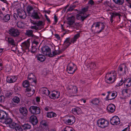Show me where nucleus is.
<instances>
[{"label":"nucleus","instance_id":"nucleus-55","mask_svg":"<svg viewBox=\"0 0 131 131\" xmlns=\"http://www.w3.org/2000/svg\"><path fill=\"white\" fill-rule=\"evenodd\" d=\"M128 89H124L122 91V94L123 96H124V94L126 93V94H127L128 93Z\"/></svg>","mask_w":131,"mask_h":131},{"label":"nucleus","instance_id":"nucleus-37","mask_svg":"<svg viewBox=\"0 0 131 131\" xmlns=\"http://www.w3.org/2000/svg\"><path fill=\"white\" fill-rule=\"evenodd\" d=\"M10 15L7 14L4 16L3 20L5 22H7L10 19Z\"/></svg>","mask_w":131,"mask_h":131},{"label":"nucleus","instance_id":"nucleus-64","mask_svg":"<svg viewBox=\"0 0 131 131\" xmlns=\"http://www.w3.org/2000/svg\"><path fill=\"white\" fill-rule=\"evenodd\" d=\"M31 89L30 87H28L26 89V90L27 92L31 91Z\"/></svg>","mask_w":131,"mask_h":131},{"label":"nucleus","instance_id":"nucleus-29","mask_svg":"<svg viewBox=\"0 0 131 131\" xmlns=\"http://www.w3.org/2000/svg\"><path fill=\"white\" fill-rule=\"evenodd\" d=\"M36 58L38 60L41 62L44 61L45 59V57L44 55L40 54L37 55Z\"/></svg>","mask_w":131,"mask_h":131},{"label":"nucleus","instance_id":"nucleus-63","mask_svg":"<svg viewBox=\"0 0 131 131\" xmlns=\"http://www.w3.org/2000/svg\"><path fill=\"white\" fill-rule=\"evenodd\" d=\"M55 36L56 38L58 40H60V37L57 34H56L55 35Z\"/></svg>","mask_w":131,"mask_h":131},{"label":"nucleus","instance_id":"nucleus-6","mask_svg":"<svg viewBox=\"0 0 131 131\" xmlns=\"http://www.w3.org/2000/svg\"><path fill=\"white\" fill-rule=\"evenodd\" d=\"M8 33L11 36L17 37L19 35L20 32L18 29L14 28H11L8 30Z\"/></svg>","mask_w":131,"mask_h":131},{"label":"nucleus","instance_id":"nucleus-56","mask_svg":"<svg viewBox=\"0 0 131 131\" xmlns=\"http://www.w3.org/2000/svg\"><path fill=\"white\" fill-rule=\"evenodd\" d=\"M36 48L35 46H32L31 51L33 53H34L36 51Z\"/></svg>","mask_w":131,"mask_h":131},{"label":"nucleus","instance_id":"nucleus-57","mask_svg":"<svg viewBox=\"0 0 131 131\" xmlns=\"http://www.w3.org/2000/svg\"><path fill=\"white\" fill-rule=\"evenodd\" d=\"M4 99L5 97L3 95L0 96V102H4Z\"/></svg>","mask_w":131,"mask_h":131},{"label":"nucleus","instance_id":"nucleus-31","mask_svg":"<svg viewBox=\"0 0 131 131\" xmlns=\"http://www.w3.org/2000/svg\"><path fill=\"white\" fill-rule=\"evenodd\" d=\"M21 126L23 129L25 130L30 129L31 128V125L28 123H26L23 125H22Z\"/></svg>","mask_w":131,"mask_h":131},{"label":"nucleus","instance_id":"nucleus-60","mask_svg":"<svg viewBox=\"0 0 131 131\" xmlns=\"http://www.w3.org/2000/svg\"><path fill=\"white\" fill-rule=\"evenodd\" d=\"M88 3L91 5H94V2L92 0H90L89 1Z\"/></svg>","mask_w":131,"mask_h":131},{"label":"nucleus","instance_id":"nucleus-49","mask_svg":"<svg viewBox=\"0 0 131 131\" xmlns=\"http://www.w3.org/2000/svg\"><path fill=\"white\" fill-rule=\"evenodd\" d=\"M33 9V7L31 6H28L27 9V11L28 13H30V12Z\"/></svg>","mask_w":131,"mask_h":131},{"label":"nucleus","instance_id":"nucleus-25","mask_svg":"<svg viewBox=\"0 0 131 131\" xmlns=\"http://www.w3.org/2000/svg\"><path fill=\"white\" fill-rule=\"evenodd\" d=\"M125 87L126 88H128L131 86V78H128L125 79Z\"/></svg>","mask_w":131,"mask_h":131},{"label":"nucleus","instance_id":"nucleus-62","mask_svg":"<svg viewBox=\"0 0 131 131\" xmlns=\"http://www.w3.org/2000/svg\"><path fill=\"white\" fill-rule=\"evenodd\" d=\"M54 21L55 22V23L54 24V25L56 24L57 22L58 21V19L56 15H55L54 16Z\"/></svg>","mask_w":131,"mask_h":131},{"label":"nucleus","instance_id":"nucleus-33","mask_svg":"<svg viewBox=\"0 0 131 131\" xmlns=\"http://www.w3.org/2000/svg\"><path fill=\"white\" fill-rule=\"evenodd\" d=\"M6 39L9 43L12 45H15L14 40L12 38L10 37H8L6 38Z\"/></svg>","mask_w":131,"mask_h":131},{"label":"nucleus","instance_id":"nucleus-35","mask_svg":"<svg viewBox=\"0 0 131 131\" xmlns=\"http://www.w3.org/2000/svg\"><path fill=\"white\" fill-rule=\"evenodd\" d=\"M56 116L55 113L52 112H48L47 114V116L49 118L56 117Z\"/></svg>","mask_w":131,"mask_h":131},{"label":"nucleus","instance_id":"nucleus-7","mask_svg":"<svg viewBox=\"0 0 131 131\" xmlns=\"http://www.w3.org/2000/svg\"><path fill=\"white\" fill-rule=\"evenodd\" d=\"M75 65L73 63H71L69 64L67 67V71L68 73L72 74L75 71L76 69H74Z\"/></svg>","mask_w":131,"mask_h":131},{"label":"nucleus","instance_id":"nucleus-16","mask_svg":"<svg viewBox=\"0 0 131 131\" xmlns=\"http://www.w3.org/2000/svg\"><path fill=\"white\" fill-rule=\"evenodd\" d=\"M59 96L60 93L59 92L54 91L49 96V97L51 99H54L58 98Z\"/></svg>","mask_w":131,"mask_h":131},{"label":"nucleus","instance_id":"nucleus-11","mask_svg":"<svg viewBox=\"0 0 131 131\" xmlns=\"http://www.w3.org/2000/svg\"><path fill=\"white\" fill-rule=\"evenodd\" d=\"M108 95L106 98L108 100H112L114 99L117 95V93L116 92H108Z\"/></svg>","mask_w":131,"mask_h":131},{"label":"nucleus","instance_id":"nucleus-5","mask_svg":"<svg viewBox=\"0 0 131 131\" xmlns=\"http://www.w3.org/2000/svg\"><path fill=\"white\" fill-rule=\"evenodd\" d=\"M29 111L31 114L34 115L38 114L40 112V108L35 106H31L29 108Z\"/></svg>","mask_w":131,"mask_h":131},{"label":"nucleus","instance_id":"nucleus-24","mask_svg":"<svg viewBox=\"0 0 131 131\" xmlns=\"http://www.w3.org/2000/svg\"><path fill=\"white\" fill-rule=\"evenodd\" d=\"M18 15L20 18L24 19L26 18V15L24 11L21 10L18 12Z\"/></svg>","mask_w":131,"mask_h":131},{"label":"nucleus","instance_id":"nucleus-21","mask_svg":"<svg viewBox=\"0 0 131 131\" xmlns=\"http://www.w3.org/2000/svg\"><path fill=\"white\" fill-rule=\"evenodd\" d=\"M40 14V13L34 11L32 13L31 17L34 19H39L40 18V17L39 16Z\"/></svg>","mask_w":131,"mask_h":131},{"label":"nucleus","instance_id":"nucleus-30","mask_svg":"<svg viewBox=\"0 0 131 131\" xmlns=\"http://www.w3.org/2000/svg\"><path fill=\"white\" fill-rule=\"evenodd\" d=\"M72 112L74 114H78L80 113L81 112V109L79 107L73 108L72 110Z\"/></svg>","mask_w":131,"mask_h":131},{"label":"nucleus","instance_id":"nucleus-14","mask_svg":"<svg viewBox=\"0 0 131 131\" xmlns=\"http://www.w3.org/2000/svg\"><path fill=\"white\" fill-rule=\"evenodd\" d=\"M29 121L33 125L36 124L38 122L37 117L34 115L31 116L30 118Z\"/></svg>","mask_w":131,"mask_h":131},{"label":"nucleus","instance_id":"nucleus-61","mask_svg":"<svg viewBox=\"0 0 131 131\" xmlns=\"http://www.w3.org/2000/svg\"><path fill=\"white\" fill-rule=\"evenodd\" d=\"M2 61L0 59V71L2 70L3 67V64L2 63Z\"/></svg>","mask_w":131,"mask_h":131},{"label":"nucleus","instance_id":"nucleus-10","mask_svg":"<svg viewBox=\"0 0 131 131\" xmlns=\"http://www.w3.org/2000/svg\"><path fill=\"white\" fill-rule=\"evenodd\" d=\"M41 52L44 55H47L50 57V49L48 47H44L41 48Z\"/></svg>","mask_w":131,"mask_h":131},{"label":"nucleus","instance_id":"nucleus-47","mask_svg":"<svg viewBox=\"0 0 131 131\" xmlns=\"http://www.w3.org/2000/svg\"><path fill=\"white\" fill-rule=\"evenodd\" d=\"M18 125L16 123H12L11 124H10L9 126L10 127L12 128H15V127H16Z\"/></svg>","mask_w":131,"mask_h":131},{"label":"nucleus","instance_id":"nucleus-8","mask_svg":"<svg viewBox=\"0 0 131 131\" xmlns=\"http://www.w3.org/2000/svg\"><path fill=\"white\" fill-rule=\"evenodd\" d=\"M110 123L112 125H116L120 123V120L119 118L117 116L113 117L110 120Z\"/></svg>","mask_w":131,"mask_h":131},{"label":"nucleus","instance_id":"nucleus-1","mask_svg":"<svg viewBox=\"0 0 131 131\" xmlns=\"http://www.w3.org/2000/svg\"><path fill=\"white\" fill-rule=\"evenodd\" d=\"M116 71H112L108 72L105 77V81L107 83H112L115 81L116 79Z\"/></svg>","mask_w":131,"mask_h":131},{"label":"nucleus","instance_id":"nucleus-40","mask_svg":"<svg viewBox=\"0 0 131 131\" xmlns=\"http://www.w3.org/2000/svg\"><path fill=\"white\" fill-rule=\"evenodd\" d=\"M62 130L63 131H74L72 128L68 126H66Z\"/></svg>","mask_w":131,"mask_h":131},{"label":"nucleus","instance_id":"nucleus-12","mask_svg":"<svg viewBox=\"0 0 131 131\" xmlns=\"http://www.w3.org/2000/svg\"><path fill=\"white\" fill-rule=\"evenodd\" d=\"M20 99L19 97L18 96H15L12 99V104L13 106H16L20 103Z\"/></svg>","mask_w":131,"mask_h":131},{"label":"nucleus","instance_id":"nucleus-42","mask_svg":"<svg viewBox=\"0 0 131 131\" xmlns=\"http://www.w3.org/2000/svg\"><path fill=\"white\" fill-rule=\"evenodd\" d=\"M76 7V5L74 4H72L71 5L67 10V12L72 11Z\"/></svg>","mask_w":131,"mask_h":131},{"label":"nucleus","instance_id":"nucleus-18","mask_svg":"<svg viewBox=\"0 0 131 131\" xmlns=\"http://www.w3.org/2000/svg\"><path fill=\"white\" fill-rule=\"evenodd\" d=\"M115 109V105L112 104H109L107 107V110L109 112L113 113Z\"/></svg>","mask_w":131,"mask_h":131},{"label":"nucleus","instance_id":"nucleus-3","mask_svg":"<svg viewBox=\"0 0 131 131\" xmlns=\"http://www.w3.org/2000/svg\"><path fill=\"white\" fill-rule=\"evenodd\" d=\"M88 7L84 8L82 9V13L78 14L76 16L77 19L83 21L84 20L89 16V15H86L84 13L88 10Z\"/></svg>","mask_w":131,"mask_h":131},{"label":"nucleus","instance_id":"nucleus-44","mask_svg":"<svg viewBox=\"0 0 131 131\" xmlns=\"http://www.w3.org/2000/svg\"><path fill=\"white\" fill-rule=\"evenodd\" d=\"M105 27L104 24L100 22V27L101 28L99 31H97V32L98 33H99L101 32L104 29Z\"/></svg>","mask_w":131,"mask_h":131},{"label":"nucleus","instance_id":"nucleus-48","mask_svg":"<svg viewBox=\"0 0 131 131\" xmlns=\"http://www.w3.org/2000/svg\"><path fill=\"white\" fill-rule=\"evenodd\" d=\"M34 92L35 90L33 89L32 91L28 92L26 94L29 96H31L34 94Z\"/></svg>","mask_w":131,"mask_h":131},{"label":"nucleus","instance_id":"nucleus-45","mask_svg":"<svg viewBox=\"0 0 131 131\" xmlns=\"http://www.w3.org/2000/svg\"><path fill=\"white\" fill-rule=\"evenodd\" d=\"M23 86L24 88L28 87L29 85V82L27 80L24 81L23 83Z\"/></svg>","mask_w":131,"mask_h":131},{"label":"nucleus","instance_id":"nucleus-15","mask_svg":"<svg viewBox=\"0 0 131 131\" xmlns=\"http://www.w3.org/2000/svg\"><path fill=\"white\" fill-rule=\"evenodd\" d=\"M17 78V77L15 76H8L7 77L6 81L8 83H13L15 82Z\"/></svg>","mask_w":131,"mask_h":131},{"label":"nucleus","instance_id":"nucleus-2","mask_svg":"<svg viewBox=\"0 0 131 131\" xmlns=\"http://www.w3.org/2000/svg\"><path fill=\"white\" fill-rule=\"evenodd\" d=\"M80 37V34L78 33L74 35V37L71 39L70 37L67 38L64 42V45L66 47H68L71 43H74Z\"/></svg>","mask_w":131,"mask_h":131},{"label":"nucleus","instance_id":"nucleus-4","mask_svg":"<svg viewBox=\"0 0 131 131\" xmlns=\"http://www.w3.org/2000/svg\"><path fill=\"white\" fill-rule=\"evenodd\" d=\"M97 124L99 127L104 128L108 126L109 123L107 120L103 118H101L97 121Z\"/></svg>","mask_w":131,"mask_h":131},{"label":"nucleus","instance_id":"nucleus-20","mask_svg":"<svg viewBox=\"0 0 131 131\" xmlns=\"http://www.w3.org/2000/svg\"><path fill=\"white\" fill-rule=\"evenodd\" d=\"M77 87L74 86L69 88L68 91L70 94L72 95L73 94L76 93L77 92Z\"/></svg>","mask_w":131,"mask_h":131},{"label":"nucleus","instance_id":"nucleus-28","mask_svg":"<svg viewBox=\"0 0 131 131\" xmlns=\"http://www.w3.org/2000/svg\"><path fill=\"white\" fill-rule=\"evenodd\" d=\"M67 20V24L70 25H71L74 23V17L73 16L69 17L68 18Z\"/></svg>","mask_w":131,"mask_h":131},{"label":"nucleus","instance_id":"nucleus-54","mask_svg":"<svg viewBox=\"0 0 131 131\" xmlns=\"http://www.w3.org/2000/svg\"><path fill=\"white\" fill-rule=\"evenodd\" d=\"M42 21H39L38 23L35 22L34 23H33V24L36 25L38 26H40L42 24Z\"/></svg>","mask_w":131,"mask_h":131},{"label":"nucleus","instance_id":"nucleus-38","mask_svg":"<svg viewBox=\"0 0 131 131\" xmlns=\"http://www.w3.org/2000/svg\"><path fill=\"white\" fill-rule=\"evenodd\" d=\"M35 78V77L32 73L28 75V79L29 80L32 79L34 82L36 83V80H34V79Z\"/></svg>","mask_w":131,"mask_h":131},{"label":"nucleus","instance_id":"nucleus-19","mask_svg":"<svg viewBox=\"0 0 131 131\" xmlns=\"http://www.w3.org/2000/svg\"><path fill=\"white\" fill-rule=\"evenodd\" d=\"M30 42L29 41L27 40L22 43L21 47L23 49L28 50L30 46Z\"/></svg>","mask_w":131,"mask_h":131},{"label":"nucleus","instance_id":"nucleus-17","mask_svg":"<svg viewBox=\"0 0 131 131\" xmlns=\"http://www.w3.org/2000/svg\"><path fill=\"white\" fill-rule=\"evenodd\" d=\"M75 122V117L73 116H71L69 119L66 120L65 122L67 124L70 125L73 124Z\"/></svg>","mask_w":131,"mask_h":131},{"label":"nucleus","instance_id":"nucleus-43","mask_svg":"<svg viewBox=\"0 0 131 131\" xmlns=\"http://www.w3.org/2000/svg\"><path fill=\"white\" fill-rule=\"evenodd\" d=\"M17 24V27L20 28H23L24 26V23L21 21H18Z\"/></svg>","mask_w":131,"mask_h":131},{"label":"nucleus","instance_id":"nucleus-36","mask_svg":"<svg viewBox=\"0 0 131 131\" xmlns=\"http://www.w3.org/2000/svg\"><path fill=\"white\" fill-rule=\"evenodd\" d=\"M95 27L96 30L99 29L100 27V22H95L91 26V29L92 30L93 27Z\"/></svg>","mask_w":131,"mask_h":131},{"label":"nucleus","instance_id":"nucleus-59","mask_svg":"<svg viewBox=\"0 0 131 131\" xmlns=\"http://www.w3.org/2000/svg\"><path fill=\"white\" fill-rule=\"evenodd\" d=\"M30 28L32 29H35L36 30H37L38 29V28L36 26H31L30 27Z\"/></svg>","mask_w":131,"mask_h":131},{"label":"nucleus","instance_id":"nucleus-50","mask_svg":"<svg viewBox=\"0 0 131 131\" xmlns=\"http://www.w3.org/2000/svg\"><path fill=\"white\" fill-rule=\"evenodd\" d=\"M15 129L16 131H23V129L21 126L18 125L15 127Z\"/></svg>","mask_w":131,"mask_h":131},{"label":"nucleus","instance_id":"nucleus-22","mask_svg":"<svg viewBox=\"0 0 131 131\" xmlns=\"http://www.w3.org/2000/svg\"><path fill=\"white\" fill-rule=\"evenodd\" d=\"M3 120V123H5L6 124H10L12 122V119L10 118L8 115Z\"/></svg>","mask_w":131,"mask_h":131},{"label":"nucleus","instance_id":"nucleus-27","mask_svg":"<svg viewBox=\"0 0 131 131\" xmlns=\"http://www.w3.org/2000/svg\"><path fill=\"white\" fill-rule=\"evenodd\" d=\"M85 65L88 68H90V69H92L96 68V64L93 62H89L88 63H86Z\"/></svg>","mask_w":131,"mask_h":131},{"label":"nucleus","instance_id":"nucleus-52","mask_svg":"<svg viewBox=\"0 0 131 131\" xmlns=\"http://www.w3.org/2000/svg\"><path fill=\"white\" fill-rule=\"evenodd\" d=\"M11 66L9 65H7L6 67V70L7 72H9L11 70Z\"/></svg>","mask_w":131,"mask_h":131},{"label":"nucleus","instance_id":"nucleus-26","mask_svg":"<svg viewBox=\"0 0 131 131\" xmlns=\"http://www.w3.org/2000/svg\"><path fill=\"white\" fill-rule=\"evenodd\" d=\"M124 68V72L125 73L126 72V70L127 69V68L126 67L125 65L123 64L120 65L118 67V72L119 73H121L123 71V68Z\"/></svg>","mask_w":131,"mask_h":131},{"label":"nucleus","instance_id":"nucleus-51","mask_svg":"<svg viewBox=\"0 0 131 131\" xmlns=\"http://www.w3.org/2000/svg\"><path fill=\"white\" fill-rule=\"evenodd\" d=\"M125 78H122L121 80H120L119 83H118V85L119 86L122 85L123 83H124V85H125Z\"/></svg>","mask_w":131,"mask_h":131},{"label":"nucleus","instance_id":"nucleus-53","mask_svg":"<svg viewBox=\"0 0 131 131\" xmlns=\"http://www.w3.org/2000/svg\"><path fill=\"white\" fill-rule=\"evenodd\" d=\"M40 124L43 126L46 127L47 126L46 122L45 120L42 121L40 122Z\"/></svg>","mask_w":131,"mask_h":131},{"label":"nucleus","instance_id":"nucleus-34","mask_svg":"<svg viewBox=\"0 0 131 131\" xmlns=\"http://www.w3.org/2000/svg\"><path fill=\"white\" fill-rule=\"evenodd\" d=\"M33 33V31L32 30H26L25 35L29 37H32L34 36Z\"/></svg>","mask_w":131,"mask_h":131},{"label":"nucleus","instance_id":"nucleus-46","mask_svg":"<svg viewBox=\"0 0 131 131\" xmlns=\"http://www.w3.org/2000/svg\"><path fill=\"white\" fill-rule=\"evenodd\" d=\"M111 15H112L114 17H115L116 16H118L119 18H120V16L121 15L118 13L114 12L112 13H111Z\"/></svg>","mask_w":131,"mask_h":131},{"label":"nucleus","instance_id":"nucleus-9","mask_svg":"<svg viewBox=\"0 0 131 131\" xmlns=\"http://www.w3.org/2000/svg\"><path fill=\"white\" fill-rule=\"evenodd\" d=\"M20 115L24 117H26L28 115V111L27 108L25 107H21L19 109Z\"/></svg>","mask_w":131,"mask_h":131},{"label":"nucleus","instance_id":"nucleus-32","mask_svg":"<svg viewBox=\"0 0 131 131\" xmlns=\"http://www.w3.org/2000/svg\"><path fill=\"white\" fill-rule=\"evenodd\" d=\"M100 101L99 98H96L92 99L90 102L93 104L96 105H98Z\"/></svg>","mask_w":131,"mask_h":131},{"label":"nucleus","instance_id":"nucleus-41","mask_svg":"<svg viewBox=\"0 0 131 131\" xmlns=\"http://www.w3.org/2000/svg\"><path fill=\"white\" fill-rule=\"evenodd\" d=\"M60 53V52L59 51H58L56 50H55L52 52V53L50 52V57H53V56L59 54Z\"/></svg>","mask_w":131,"mask_h":131},{"label":"nucleus","instance_id":"nucleus-13","mask_svg":"<svg viewBox=\"0 0 131 131\" xmlns=\"http://www.w3.org/2000/svg\"><path fill=\"white\" fill-rule=\"evenodd\" d=\"M40 91L41 93L44 95L48 96L49 95L50 92L46 88H42L40 89Z\"/></svg>","mask_w":131,"mask_h":131},{"label":"nucleus","instance_id":"nucleus-39","mask_svg":"<svg viewBox=\"0 0 131 131\" xmlns=\"http://www.w3.org/2000/svg\"><path fill=\"white\" fill-rule=\"evenodd\" d=\"M114 2L118 5H122L124 3V0H113Z\"/></svg>","mask_w":131,"mask_h":131},{"label":"nucleus","instance_id":"nucleus-58","mask_svg":"<svg viewBox=\"0 0 131 131\" xmlns=\"http://www.w3.org/2000/svg\"><path fill=\"white\" fill-rule=\"evenodd\" d=\"M18 12L17 13H14L13 14V17L16 19H17L18 18Z\"/></svg>","mask_w":131,"mask_h":131},{"label":"nucleus","instance_id":"nucleus-23","mask_svg":"<svg viewBox=\"0 0 131 131\" xmlns=\"http://www.w3.org/2000/svg\"><path fill=\"white\" fill-rule=\"evenodd\" d=\"M8 115L6 112L2 110H0V119L3 120L6 117H7Z\"/></svg>","mask_w":131,"mask_h":131}]
</instances>
